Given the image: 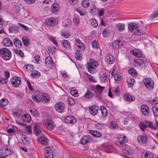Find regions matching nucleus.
I'll return each instance as SVG.
<instances>
[{
	"mask_svg": "<svg viewBox=\"0 0 158 158\" xmlns=\"http://www.w3.org/2000/svg\"><path fill=\"white\" fill-rule=\"evenodd\" d=\"M98 65L97 61L92 59H90L89 62L86 64V68L88 71L91 73H94L96 70L95 67Z\"/></svg>",
	"mask_w": 158,
	"mask_h": 158,
	"instance_id": "nucleus-1",
	"label": "nucleus"
},
{
	"mask_svg": "<svg viewBox=\"0 0 158 158\" xmlns=\"http://www.w3.org/2000/svg\"><path fill=\"white\" fill-rule=\"evenodd\" d=\"M0 55L4 60H8L11 57V52L6 48L0 49Z\"/></svg>",
	"mask_w": 158,
	"mask_h": 158,
	"instance_id": "nucleus-2",
	"label": "nucleus"
},
{
	"mask_svg": "<svg viewBox=\"0 0 158 158\" xmlns=\"http://www.w3.org/2000/svg\"><path fill=\"white\" fill-rule=\"evenodd\" d=\"M12 151L7 147H4L0 150V158H6L11 154Z\"/></svg>",
	"mask_w": 158,
	"mask_h": 158,
	"instance_id": "nucleus-3",
	"label": "nucleus"
},
{
	"mask_svg": "<svg viewBox=\"0 0 158 158\" xmlns=\"http://www.w3.org/2000/svg\"><path fill=\"white\" fill-rule=\"evenodd\" d=\"M58 22L57 19L55 17H51L45 20L44 23L45 25L50 26L53 27L57 24Z\"/></svg>",
	"mask_w": 158,
	"mask_h": 158,
	"instance_id": "nucleus-4",
	"label": "nucleus"
},
{
	"mask_svg": "<svg viewBox=\"0 0 158 158\" xmlns=\"http://www.w3.org/2000/svg\"><path fill=\"white\" fill-rule=\"evenodd\" d=\"M144 85L147 88L152 89L153 88L154 82L153 80L149 78H146L143 80Z\"/></svg>",
	"mask_w": 158,
	"mask_h": 158,
	"instance_id": "nucleus-5",
	"label": "nucleus"
},
{
	"mask_svg": "<svg viewBox=\"0 0 158 158\" xmlns=\"http://www.w3.org/2000/svg\"><path fill=\"white\" fill-rule=\"evenodd\" d=\"M43 125L48 130H53L55 127V125L53 122L51 120L47 119L43 122Z\"/></svg>",
	"mask_w": 158,
	"mask_h": 158,
	"instance_id": "nucleus-6",
	"label": "nucleus"
},
{
	"mask_svg": "<svg viewBox=\"0 0 158 158\" xmlns=\"http://www.w3.org/2000/svg\"><path fill=\"white\" fill-rule=\"evenodd\" d=\"M12 114L14 118H20L23 115L22 110L18 109H13L12 111Z\"/></svg>",
	"mask_w": 158,
	"mask_h": 158,
	"instance_id": "nucleus-7",
	"label": "nucleus"
},
{
	"mask_svg": "<svg viewBox=\"0 0 158 158\" xmlns=\"http://www.w3.org/2000/svg\"><path fill=\"white\" fill-rule=\"evenodd\" d=\"M92 141V137L89 135H84L80 140V142L83 145H85L88 143H90Z\"/></svg>",
	"mask_w": 158,
	"mask_h": 158,
	"instance_id": "nucleus-8",
	"label": "nucleus"
},
{
	"mask_svg": "<svg viewBox=\"0 0 158 158\" xmlns=\"http://www.w3.org/2000/svg\"><path fill=\"white\" fill-rule=\"evenodd\" d=\"M42 93L41 91H36L32 96V98L35 102H39L42 100Z\"/></svg>",
	"mask_w": 158,
	"mask_h": 158,
	"instance_id": "nucleus-9",
	"label": "nucleus"
},
{
	"mask_svg": "<svg viewBox=\"0 0 158 158\" xmlns=\"http://www.w3.org/2000/svg\"><path fill=\"white\" fill-rule=\"evenodd\" d=\"M21 78L18 77H14L11 79V82L12 86L17 87L21 83Z\"/></svg>",
	"mask_w": 158,
	"mask_h": 158,
	"instance_id": "nucleus-10",
	"label": "nucleus"
},
{
	"mask_svg": "<svg viewBox=\"0 0 158 158\" xmlns=\"http://www.w3.org/2000/svg\"><path fill=\"white\" fill-rule=\"evenodd\" d=\"M55 110L57 112L61 113L64 112V105L62 102H58L54 106Z\"/></svg>",
	"mask_w": 158,
	"mask_h": 158,
	"instance_id": "nucleus-11",
	"label": "nucleus"
},
{
	"mask_svg": "<svg viewBox=\"0 0 158 158\" xmlns=\"http://www.w3.org/2000/svg\"><path fill=\"white\" fill-rule=\"evenodd\" d=\"M118 142L122 146H124L126 145L125 143L127 142V137L123 135L119 134L118 136Z\"/></svg>",
	"mask_w": 158,
	"mask_h": 158,
	"instance_id": "nucleus-12",
	"label": "nucleus"
},
{
	"mask_svg": "<svg viewBox=\"0 0 158 158\" xmlns=\"http://www.w3.org/2000/svg\"><path fill=\"white\" fill-rule=\"evenodd\" d=\"M147 137L145 134L139 135L137 137L138 142L141 144L145 143L147 141Z\"/></svg>",
	"mask_w": 158,
	"mask_h": 158,
	"instance_id": "nucleus-13",
	"label": "nucleus"
},
{
	"mask_svg": "<svg viewBox=\"0 0 158 158\" xmlns=\"http://www.w3.org/2000/svg\"><path fill=\"white\" fill-rule=\"evenodd\" d=\"M74 42L76 46L81 51L84 50L85 49L84 44L81 42V40L77 39H75Z\"/></svg>",
	"mask_w": 158,
	"mask_h": 158,
	"instance_id": "nucleus-14",
	"label": "nucleus"
},
{
	"mask_svg": "<svg viewBox=\"0 0 158 158\" xmlns=\"http://www.w3.org/2000/svg\"><path fill=\"white\" fill-rule=\"evenodd\" d=\"M64 121L65 123H76L77 120L73 116H68L64 118Z\"/></svg>",
	"mask_w": 158,
	"mask_h": 158,
	"instance_id": "nucleus-15",
	"label": "nucleus"
},
{
	"mask_svg": "<svg viewBox=\"0 0 158 158\" xmlns=\"http://www.w3.org/2000/svg\"><path fill=\"white\" fill-rule=\"evenodd\" d=\"M60 8L59 5L56 3L53 4L51 7V12L53 14H57Z\"/></svg>",
	"mask_w": 158,
	"mask_h": 158,
	"instance_id": "nucleus-16",
	"label": "nucleus"
},
{
	"mask_svg": "<svg viewBox=\"0 0 158 158\" xmlns=\"http://www.w3.org/2000/svg\"><path fill=\"white\" fill-rule=\"evenodd\" d=\"M98 107L96 106H93L89 108V112L93 115H95L98 113Z\"/></svg>",
	"mask_w": 158,
	"mask_h": 158,
	"instance_id": "nucleus-17",
	"label": "nucleus"
},
{
	"mask_svg": "<svg viewBox=\"0 0 158 158\" xmlns=\"http://www.w3.org/2000/svg\"><path fill=\"white\" fill-rule=\"evenodd\" d=\"M104 87L101 86L99 85H97L95 86V92L97 96H99L102 92Z\"/></svg>",
	"mask_w": 158,
	"mask_h": 158,
	"instance_id": "nucleus-18",
	"label": "nucleus"
},
{
	"mask_svg": "<svg viewBox=\"0 0 158 158\" xmlns=\"http://www.w3.org/2000/svg\"><path fill=\"white\" fill-rule=\"evenodd\" d=\"M141 158H153V155L149 152L143 151L142 153Z\"/></svg>",
	"mask_w": 158,
	"mask_h": 158,
	"instance_id": "nucleus-19",
	"label": "nucleus"
},
{
	"mask_svg": "<svg viewBox=\"0 0 158 158\" xmlns=\"http://www.w3.org/2000/svg\"><path fill=\"white\" fill-rule=\"evenodd\" d=\"M33 131L34 134L37 136L39 135L41 132L39 124L35 123L33 127Z\"/></svg>",
	"mask_w": 158,
	"mask_h": 158,
	"instance_id": "nucleus-20",
	"label": "nucleus"
},
{
	"mask_svg": "<svg viewBox=\"0 0 158 158\" xmlns=\"http://www.w3.org/2000/svg\"><path fill=\"white\" fill-rule=\"evenodd\" d=\"M123 45L122 41L120 40H117L114 41L112 43L113 48H120Z\"/></svg>",
	"mask_w": 158,
	"mask_h": 158,
	"instance_id": "nucleus-21",
	"label": "nucleus"
},
{
	"mask_svg": "<svg viewBox=\"0 0 158 158\" xmlns=\"http://www.w3.org/2000/svg\"><path fill=\"white\" fill-rule=\"evenodd\" d=\"M2 43L4 46L6 47H10L13 45L11 41L8 38H5L3 39Z\"/></svg>",
	"mask_w": 158,
	"mask_h": 158,
	"instance_id": "nucleus-22",
	"label": "nucleus"
},
{
	"mask_svg": "<svg viewBox=\"0 0 158 158\" xmlns=\"http://www.w3.org/2000/svg\"><path fill=\"white\" fill-rule=\"evenodd\" d=\"M141 110L143 114L144 115H147L149 112V110L148 107L145 105L141 106Z\"/></svg>",
	"mask_w": 158,
	"mask_h": 158,
	"instance_id": "nucleus-23",
	"label": "nucleus"
},
{
	"mask_svg": "<svg viewBox=\"0 0 158 158\" xmlns=\"http://www.w3.org/2000/svg\"><path fill=\"white\" fill-rule=\"evenodd\" d=\"M62 47L65 48L66 50H70L71 47L69 42L67 40H65L62 41Z\"/></svg>",
	"mask_w": 158,
	"mask_h": 158,
	"instance_id": "nucleus-24",
	"label": "nucleus"
},
{
	"mask_svg": "<svg viewBox=\"0 0 158 158\" xmlns=\"http://www.w3.org/2000/svg\"><path fill=\"white\" fill-rule=\"evenodd\" d=\"M102 146L105 148L104 151L107 152H112V147L110 144L105 143L103 144Z\"/></svg>",
	"mask_w": 158,
	"mask_h": 158,
	"instance_id": "nucleus-25",
	"label": "nucleus"
},
{
	"mask_svg": "<svg viewBox=\"0 0 158 158\" xmlns=\"http://www.w3.org/2000/svg\"><path fill=\"white\" fill-rule=\"evenodd\" d=\"M131 53L135 57H139L142 56L141 51L138 49H134L131 51Z\"/></svg>",
	"mask_w": 158,
	"mask_h": 158,
	"instance_id": "nucleus-26",
	"label": "nucleus"
},
{
	"mask_svg": "<svg viewBox=\"0 0 158 158\" xmlns=\"http://www.w3.org/2000/svg\"><path fill=\"white\" fill-rule=\"evenodd\" d=\"M126 147L123 149V153L126 154L131 155L133 153V151L132 149V148L130 147L129 146L125 145ZM125 145L124 146H125Z\"/></svg>",
	"mask_w": 158,
	"mask_h": 158,
	"instance_id": "nucleus-27",
	"label": "nucleus"
},
{
	"mask_svg": "<svg viewBox=\"0 0 158 158\" xmlns=\"http://www.w3.org/2000/svg\"><path fill=\"white\" fill-rule=\"evenodd\" d=\"M145 62H146L145 60L144 61L143 60L139 59L136 61V66L139 68L141 69L145 66Z\"/></svg>",
	"mask_w": 158,
	"mask_h": 158,
	"instance_id": "nucleus-28",
	"label": "nucleus"
},
{
	"mask_svg": "<svg viewBox=\"0 0 158 158\" xmlns=\"http://www.w3.org/2000/svg\"><path fill=\"white\" fill-rule=\"evenodd\" d=\"M124 98L126 100L130 102H133L135 100V98L133 96L127 94H125L124 95Z\"/></svg>",
	"mask_w": 158,
	"mask_h": 158,
	"instance_id": "nucleus-29",
	"label": "nucleus"
},
{
	"mask_svg": "<svg viewBox=\"0 0 158 158\" xmlns=\"http://www.w3.org/2000/svg\"><path fill=\"white\" fill-rule=\"evenodd\" d=\"M138 26L134 23H130L128 24V28L131 31H134L138 27Z\"/></svg>",
	"mask_w": 158,
	"mask_h": 158,
	"instance_id": "nucleus-30",
	"label": "nucleus"
},
{
	"mask_svg": "<svg viewBox=\"0 0 158 158\" xmlns=\"http://www.w3.org/2000/svg\"><path fill=\"white\" fill-rule=\"evenodd\" d=\"M106 61L107 63L109 64H112L114 61V57L111 55H107L106 56Z\"/></svg>",
	"mask_w": 158,
	"mask_h": 158,
	"instance_id": "nucleus-31",
	"label": "nucleus"
},
{
	"mask_svg": "<svg viewBox=\"0 0 158 158\" xmlns=\"http://www.w3.org/2000/svg\"><path fill=\"white\" fill-rule=\"evenodd\" d=\"M38 141L40 143L45 145L48 143V139L44 136H41L38 138Z\"/></svg>",
	"mask_w": 158,
	"mask_h": 158,
	"instance_id": "nucleus-32",
	"label": "nucleus"
},
{
	"mask_svg": "<svg viewBox=\"0 0 158 158\" xmlns=\"http://www.w3.org/2000/svg\"><path fill=\"white\" fill-rule=\"evenodd\" d=\"M45 64L46 66H53L54 64L52 61V59L50 57H47L45 60Z\"/></svg>",
	"mask_w": 158,
	"mask_h": 158,
	"instance_id": "nucleus-33",
	"label": "nucleus"
},
{
	"mask_svg": "<svg viewBox=\"0 0 158 158\" xmlns=\"http://www.w3.org/2000/svg\"><path fill=\"white\" fill-rule=\"evenodd\" d=\"M115 28L118 31H122L124 30L125 26L124 24L119 23L116 25Z\"/></svg>",
	"mask_w": 158,
	"mask_h": 158,
	"instance_id": "nucleus-34",
	"label": "nucleus"
},
{
	"mask_svg": "<svg viewBox=\"0 0 158 158\" xmlns=\"http://www.w3.org/2000/svg\"><path fill=\"white\" fill-rule=\"evenodd\" d=\"M21 120L24 122L29 123L31 120V116L28 114H25L21 117Z\"/></svg>",
	"mask_w": 158,
	"mask_h": 158,
	"instance_id": "nucleus-35",
	"label": "nucleus"
},
{
	"mask_svg": "<svg viewBox=\"0 0 158 158\" xmlns=\"http://www.w3.org/2000/svg\"><path fill=\"white\" fill-rule=\"evenodd\" d=\"M89 133L92 135L97 138H99L102 135L100 132L93 130H90Z\"/></svg>",
	"mask_w": 158,
	"mask_h": 158,
	"instance_id": "nucleus-36",
	"label": "nucleus"
},
{
	"mask_svg": "<svg viewBox=\"0 0 158 158\" xmlns=\"http://www.w3.org/2000/svg\"><path fill=\"white\" fill-rule=\"evenodd\" d=\"M158 18V10H154L150 16V19L151 20Z\"/></svg>",
	"mask_w": 158,
	"mask_h": 158,
	"instance_id": "nucleus-37",
	"label": "nucleus"
},
{
	"mask_svg": "<svg viewBox=\"0 0 158 158\" xmlns=\"http://www.w3.org/2000/svg\"><path fill=\"white\" fill-rule=\"evenodd\" d=\"M8 103V101L6 99L3 98L0 101V107L3 108L4 109H6L4 107Z\"/></svg>",
	"mask_w": 158,
	"mask_h": 158,
	"instance_id": "nucleus-38",
	"label": "nucleus"
},
{
	"mask_svg": "<svg viewBox=\"0 0 158 158\" xmlns=\"http://www.w3.org/2000/svg\"><path fill=\"white\" fill-rule=\"evenodd\" d=\"M42 100H43L44 102H48L50 100V97L49 95L46 93H44L42 94Z\"/></svg>",
	"mask_w": 158,
	"mask_h": 158,
	"instance_id": "nucleus-39",
	"label": "nucleus"
},
{
	"mask_svg": "<svg viewBox=\"0 0 158 158\" xmlns=\"http://www.w3.org/2000/svg\"><path fill=\"white\" fill-rule=\"evenodd\" d=\"M147 121H141L139 124V126L140 129L144 131L146 128L147 127Z\"/></svg>",
	"mask_w": 158,
	"mask_h": 158,
	"instance_id": "nucleus-40",
	"label": "nucleus"
},
{
	"mask_svg": "<svg viewBox=\"0 0 158 158\" xmlns=\"http://www.w3.org/2000/svg\"><path fill=\"white\" fill-rule=\"evenodd\" d=\"M90 2V0H82L81 5L83 7H87L89 6Z\"/></svg>",
	"mask_w": 158,
	"mask_h": 158,
	"instance_id": "nucleus-41",
	"label": "nucleus"
},
{
	"mask_svg": "<svg viewBox=\"0 0 158 158\" xmlns=\"http://www.w3.org/2000/svg\"><path fill=\"white\" fill-rule=\"evenodd\" d=\"M75 57L77 60H81V59L82 54L80 51L78 50L76 51Z\"/></svg>",
	"mask_w": 158,
	"mask_h": 158,
	"instance_id": "nucleus-42",
	"label": "nucleus"
},
{
	"mask_svg": "<svg viewBox=\"0 0 158 158\" xmlns=\"http://www.w3.org/2000/svg\"><path fill=\"white\" fill-rule=\"evenodd\" d=\"M64 25L67 28H69L72 24L71 20L70 19H66L64 22Z\"/></svg>",
	"mask_w": 158,
	"mask_h": 158,
	"instance_id": "nucleus-43",
	"label": "nucleus"
},
{
	"mask_svg": "<svg viewBox=\"0 0 158 158\" xmlns=\"http://www.w3.org/2000/svg\"><path fill=\"white\" fill-rule=\"evenodd\" d=\"M14 44L18 48H20L21 46V42L17 38H15L14 40Z\"/></svg>",
	"mask_w": 158,
	"mask_h": 158,
	"instance_id": "nucleus-44",
	"label": "nucleus"
},
{
	"mask_svg": "<svg viewBox=\"0 0 158 158\" xmlns=\"http://www.w3.org/2000/svg\"><path fill=\"white\" fill-rule=\"evenodd\" d=\"M127 81V83L129 87H132L134 83L135 80L131 77L128 78Z\"/></svg>",
	"mask_w": 158,
	"mask_h": 158,
	"instance_id": "nucleus-45",
	"label": "nucleus"
},
{
	"mask_svg": "<svg viewBox=\"0 0 158 158\" xmlns=\"http://www.w3.org/2000/svg\"><path fill=\"white\" fill-rule=\"evenodd\" d=\"M18 30V27L15 26H11L9 29V30L10 33L14 32L15 33Z\"/></svg>",
	"mask_w": 158,
	"mask_h": 158,
	"instance_id": "nucleus-46",
	"label": "nucleus"
},
{
	"mask_svg": "<svg viewBox=\"0 0 158 158\" xmlns=\"http://www.w3.org/2000/svg\"><path fill=\"white\" fill-rule=\"evenodd\" d=\"M100 110L102 112V114L103 117H106L107 115V111L106 108L104 106H101Z\"/></svg>",
	"mask_w": 158,
	"mask_h": 158,
	"instance_id": "nucleus-47",
	"label": "nucleus"
},
{
	"mask_svg": "<svg viewBox=\"0 0 158 158\" xmlns=\"http://www.w3.org/2000/svg\"><path fill=\"white\" fill-rule=\"evenodd\" d=\"M110 127L112 129H116L118 128V125L116 122L111 121L109 124Z\"/></svg>",
	"mask_w": 158,
	"mask_h": 158,
	"instance_id": "nucleus-48",
	"label": "nucleus"
},
{
	"mask_svg": "<svg viewBox=\"0 0 158 158\" xmlns=\"http://www.w3.org/2000/svg\"><path fill=\"white\" fill-rule=\"evenodd\" d=\"M33 66L31 64L25 65L24 68L27 71L30 72L32 71L33 69Z\"/></svg>",
	"mask_w": 158,
	"mask_h": 158,
	"instance_id": "nucleus-49",
	"label": "nucleus"
},
{
	"mask_svg": "<svg viewBox=\"0 0 158 158\" xmlns=\"http://www.w3.org/2000/svg\"><path fill=\"white\" fill-rule=\"evenodd\" d=\"M70 93L73 96L77 97L78 96V92L76 89H74V88L70 89Z\"/></svg>",
	"mask_w": 158,
	"mask_h": 158,
	"instance_id": "nucleus-50",
	"label": "nucleus"
},
{
	"mask_svg": "<svg viewBox=\"0 0 158 158\" xmlns=\"http://www.w3.org/2000/svg\"><path fill=\"white\" fill-rule=\"evenodd\" d=\"M134 33L136 35H139L143 34L144 32L142 30H139V27H138L137 29H136V30L134 31Z\"/></svg>",
	"mask_w": 158,
	"mask_h": 158,
	"instance_id": "nucleus-51",
	"label": "nucleus"
},
{
	"mask_svg": "<svg viewBox=\"0 0 158 158\" xmlns=\"http://www.w3.org/2000/svg\"><path fill=\"white\" fill-rule=\"evenodd\" d=\"M29 138L25 135H22V140L23 142L25 144H27L29 143L28 140Z\"/></svg>",
	"mask_w": 158,
	"mask_h": 158,
	"instance_id": "nucleus-52",
	"label": "nucleus"
},
{
	"mask_svg": "<svg viewBox=\"0 0 158 158\" xmlns=\"http://www.w3.org/2000/svg\"><path fill=\"white\" fill-rule=\"evenodd\" d=\"M86 75L89 81L94 83H96V82L97 81L96 79L93 76L88 73H87Z\"/></svg>",
	"mask_w": 158,
	"mask_h": 158,
	"instance_id": "nucleus-53",
	"label": "nucleus"
},
{
	"mask_svg": "<svg viewBox=\"0 0 158 158\" xmlns=\"http://www.w3.org/2000/svg\"><path fill=\"white\" fill-rule=\"evenodd\" d=\"M13 50L15 52L21 57H23L24 56V53L21 50H19L16 49H14Z\"/></svg>",
	"mask_w": 158,
	"mask_h": 158,
	"instance_id": "nucleus-54",
	"label": "nucleus"
},
{
	"mask_svg": "<svg viewBox=\"0 0 158 158\" xmlns=\"http://www.w3.org/2000/svg\"><path fill=\"white\" fill-rule=\"evenodd\" d=\"M129 74L133 76H136L137 74L136 71L133 68L130 69L129 70Z\"/></svg>",
	"mask_w": 158,
	"mask_h": 158,
	"instance_id": "nucleus-55",
	"label": "nucleus"
},
{
	"mask_svg": "<svg viewBox=\"0 0 158 158\" xmlns=\"http://www.w3.org/2000/svg\"><path fill=\"white\" fill-rule=\"evenodd\" d=\"M67 101L69 104L71 106L73 105L75 103V100L71 97H68Z\"/></svg>",
	"mask_w": 158,
	"mask_h": 158,
	"instance_id": "nucleus-56",
	"label": "nucleus"
},
{
	"mask_svg": "<svg viewBox=\"0 0 158 158\" xmlns=\"http://www.w3.org/2000/svg\"><path fill=\"white\" fill-rule=\"evenodd\" d=\"M101 80L102 82H105L107 79V74L106 73H104L100 77Z\"/></svg>",
	"mask_w": 158,
	"mask_h": 158,
	"instance_id": "nucleus-57",
	"label": "nucleus"
},
{
	"mask_svg": "<svg viewBox=\"0 0 158 158\" xmlns=\"http://www.w3.org/2000/svg\"><path fill=\"white\" fill-rule=\"evenodd\" d=\"M147 125L149 127L153 130H156V127L154 126L153 123L151 122L147 121Z\"/></svg>",
	"mask_w": 158,
	"mask_h": 158,
	"instance_id": "nucleus-58",
	"label": "nucleus"
},
{
	"mask_svg": "<svg viewBox=\"0 0 158 158\" xmlns=\"http://www.w3.org/2000/svg\"><path fill=\"white\" fill-rule=\"evenodd\" d=\"M22 41L25 46H27L29 44V41L28 39L26 37H23L22 38Z\"/></svg>",
	"mask_w": 158,
	"mask_h": 158,
	"instance_id": "nucleus-59",
	"label": "nucleus"
},
{
	"mask_svg": "<svg viewBox=\"0 0 158 158\" xmlns=\"http://www.w3.org/2000/svg\"><path fill=\"white\" fill-rule=\"evenodd\" d=\"M90 21L91 24L94 27H96L98 25V23L95 19H92Z\"/></svg>",
	"mask_w": 158,
	"mask_h": 158,
	"instance_id": "nucleus-60",
	"label": "nucleus"
},
{
	"mask_svg": "<svg viewBox=\"0 0 158 158\" xmlns=\"http://www.w3.org/2000/svg\"><path fill=\"white\" fill-rule=\"evenodd\" d=\"M152 109L154 115L156 117L158 116V108L156 107L153 106L152 108Z\"/></svg>",
	"mask_w": 158,
	"mask_h": 158,
	"instance_id": "nucleus-61",
	"label": "nucleus"
},
{
	"mask_svg": "<svg viewBox=\"0 0 158 158\" xmlns=\"http://www.w3.org/2000/svg\"><path fill=\"white\" fill-rule=\"evenodd\" d=\"M93 96V94L87 91L84 95V97L85 98H89L92 97Z\"/></svg>",
	"mask_w": 158,
	"mask_h": 158,
	"instance_id": "nucleus-62",
	"label": "nucleus"
},
{
	"mask_svg": "<svg viewBox=\"0 0 158 158\" xmlns=\"http://www.w3.org/2000/svg\"><path fill=\"white\" fill-rule=\"evenodd\" d=\"M7 132L10 135H14L15 131L13 128H10L7 130Z\"/></svg>",
	"mask_w": 158,
	"mask_h": 158,
	"instance_id": "nucleus-63",
	"label": "nucleus"
},
{
	"mask_svg": "<svg viewBox=\"0 0 158 158\" xmlns=\"http://www.w3.org/2000/svg\"><path fill=\"white\" fill-rule=\"evenodd\" d=\"M26 133L27 134H29L31 133L32 129L30 126H26L25 127Z\"/></svg>",
	"mask_w": 158,
	"mask_h": 158,
	"instance_id": "nucleus-64",
	"label": "nucleus"
}]
</instances>
